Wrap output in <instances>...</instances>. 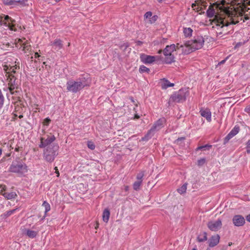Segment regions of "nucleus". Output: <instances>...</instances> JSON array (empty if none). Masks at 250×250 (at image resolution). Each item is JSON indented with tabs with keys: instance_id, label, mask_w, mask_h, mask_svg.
<instances>
[{
	"instance_id": "obj_1",
	"label": "nucleus",
	"mask_w": 250,
	"mask_h": 250,
	"mask_svg": "<svg viewBox=\"0 0 250 250\" xmlns=\"http://www.w3.org/2000/svg\"><path fill=\"white\" fill-rule=\"evenodd\" d=\"M224 15L219 16L216 15L213 7L210 6L207 10V15L208 18H214L213 27L216 31L217 37H221L224 35L232 34L233 32V25L244 21L243 16L235 11L233 7H224Z\"/></svg>"
},
{
	"instance_id": "obj_2",
	"label": "nucleus",
	"mask_w": 250,
	"mask_h": 250,
	"mask_svg": "<svg viewBox=\"0 0 250 250\" xmlns=\"http://www.w3.org/2000/svg\"><path fill=\"white\" fill-rule=\"evenodd\" d=\"M204 39L202 36H197L188 42H186L182 49L183 52L185 54H189L190 52L201 49L204 44Z\"/></svg>"
},
{
	"instance_id": "obj_3",
	"label": "nucleus",
	"mask_w": 250,
	"mask_h": 250,
	"mask_svg": "<svg viewBox=\"0 0 250 250\" xmlns=\"http://www.w3.org/2000/svg\"><path fill=\"white\" fill-rule=\"evenodd\" d=\"M87 85L84 78H79L76 81L69 80L66 83V89L68 91L76 93Z\"/></svg>"
},
{
	"instance_id": "obj_4",
	"label": "nucleus",
	"mask_w": 250,
	"mask_h": 250,
	"mask_svg": "<svg viewBox=\"0 0 250 250\" xmlns=\"http://www.w3.org/2000/svg\"><path fill=\"white\" fill-rule=\"evenodd\" d=\"M9 170L11 172L17 173L20 176H22L27 172L28 167L23 162L14 161L10 165Z\"/></svg>"
},
{
	"instance_id": "obj_5",
	"label": "nucleus",
	"mask_w": 250,
	"mask_h": 250,
	"mask_svg": "<svg viewBox=\"0 0 250 250\" xmlns=\"http://www.w3.org/2000/svg\"><path fill=\"white\" fill-rule=\"evenodd\" d=\"M184 48L183 44L180 45L177 43L176 46L174 44L167 45L163 50L164 55L165 56V62L166 63H171L174 61V56L172 53L175 51L176 48Z\"/></svg>"
},
{
	"instance_id": "obj_6",
	"label": "nucleus",
	"mask_w": 250,
	"mask_h": 250,
	"mask_svg": "<svg viewBox=\"0 0 250 250\" xmlns=\"http://www.w3.org/2000/svg\"><path fill=\"white\" fill-rule=\"evenodd\" d=\"M58 147V146L51 145L44 149L43 157L45 161L51 163L54 160L55 157L58 155L57 151Z\"/></svg>"
},
{
	"instance_id": "obj_7",
	"label": "nucleus",
	"mask_w": 250,
	"mask_h": 250,
	"mask_svg": "<svg viewBox=\"0 0 250 250\" xmlns=\"http://www.w3.org/2000/svg\"><path fill=\"white\" fill-rule=\"evenodd\" d=\"M188 95V92L186 89H180L178 91L174 92L170 96L168 103H183L186 101V98Z\"/></svg>"
},
{
	"instance_id": "obj_8",
	"label": "nucleus",
	"mask_w": 250,
	"mask_h": 250,
	"mask_svg": "<svg viewBox=\"0 0 250 250\" xmlns=\"http://www.w3.org/2000/svg\"><path fill=\"white\" fill-rule=\"evenodd\" d=\"M1 25L8 28L11 31H15V20L13 19L8 15L2 14L0 15Z\"/></svg>"
},
{
	"instance_id": "obj_9",
	"label": "nucleus",
	"mask_w": 250,
	"mask_h": 250,
	"mask_svg": "<svg viewBox=\"0 0 250 250\" xmlns=\"http://www.w3.org/2000/svg\"><path fill=\"white\" fill-rule=\"evenodd\" d=\"M56 140V137L54 135L49 136L47 135V137H41L40 138V144L39 146L40 148H45L48 146L54 145L52 143Z\"/></svg>"
},
{
	"instance_id": "obj_10",
	"label": "nucleus",
	"mask_w": 250,
	"mask_h": 250,
	"mask_svg": "<svg viewBox=\"0 0 250 250\" xmlns=\"http://www.w3.org/2000/svg\"><path fill=\"white\" fill-rule=\"evenodd\" d=\"M0 188H1L0 191V193L7 199L11 200L13 199H15L17 197V195L15 192L12 191L11 192H2L6 189V187L5 185H0Z\"/></svg>"
},
{
	"instance_id": "obj_11",
	"label": "nucleus",
	"mask_w": 250,
	"mask_h": 250,
	"mask_svg": "<svg viewBox=\"0 0 250 250\" xmlns=\"http://www.w3.org/2000/svg\"><path fill=\"white\" fill-rule=\"evenodd\" d=\"M222 226L221 220L218 219L216 221H210L208 224V227L211 231H217Z\"/></svg>"
},
{
	"instance_id": "obj_12",
	"label": "nucleus",
	"mask_w": 250,
	"mask_h": 250,
	"mask_svg": "<svg viewBox=\"0 0 250 250\" xmlns=\"http://www.w3.org/2000/svg\"><path fill=\"white\" fill-rule=\"evenodd\" d=\"M166 122V120L165 118H162L158 120L154 123L153 126L151 127V130L154 132L158 131L164 126V124Z\"/></svg>"
},
{
	"instance_id": "obj_13",
	"label": "nucleus",
	"mask_w": 250,
	"mask_h": 250,
	"mask_svg": "<svg viewBox=\"0 0 250 250\" xmlns=\"http://www.w3.org/2000/svg\"><path fill=\"white\" fill-rule=\"evenodd\" d=\"M239 131V127L235 125L230 132L225 137L224 140V144L225 145L229 140L236 135Z\"/></svg>"
},
{
	"instance_id": "obj_14",
	"label": "nucleus",
	"mask_w": 250,
	"mask_h": 250,
	"mask_svg": "<svg viewBox=\"0 0 250 250\" xmlns=\"http://www.w3.org/2000/svg\"><path fill=\"white\" fill-rule=\"evenodd\" d=\"M232 222L234 226L240 227L245 224V220L242 215H235L232 218Z\"/></svg>"
},
{
	"instance_id": "obj_15",
	"label": "nucleus",
	"mask_w": 250,
	"mask_h": 250,
	"mask_svg": "<svg viewBox=\"0 0 250 250\" xmlns=\"http://www.w3.org/2000/svg\"><path fill=\"white\" fill-rule=\"evenodd\" d=\"M141 61L145 64L151 63L155 61V57L142 54L140 56Z\"/></svg>"
},
{
	"instance_id": "obj_16",
	"label": "nucleus",
	"mask_w": 250,
	"mask_h": 250,
	"mask_svg": "<svg viewBox=\"0 0 250 250\" xmlns=\"http://www.w3.org/2000/svg\"><path fill=\"white\" fill-rule=\"evenodd\" d=\"M201 115L205 118L208 122H210L211 121V112L208 108H202L199 111Z\"/></svg>"
},
{
	"instance_id": "obj_17",
	"label": "nucleus",
	"mask_w": 250,
	"mask_h": 250,
	"mask_svg": "<svg viewBox=\"0 0 250 250\" xmlns=\"http://www.w3.org/2000/svg\"><path fill=\"white\" fill-rule=\"evenodd\" d=\"M4 5L8 6L17 5L18 3L24 5L25 0H2Z\"/></svg>"
},
{
	"instance_id": "obj_18",
	"label": "nucleus",
	"mask_w": 250,
	"mask_h": 250,
	"mask_svg": "<svg viewBox=\"0 0 250 250\" xmlns=\"http://www.w3.org/2000/svg\"><path fill=\"white\" fill-rule=\"evenodd\" d=\"M8 89L9 91L12 89H15L17 88L16 84L15 83L16 79L14 78V76L9 75L7 78Z\"/></svg>"
},
{
	"instance_id": "obj_19",
	"label": "nucleus",
	"mask_w": 250,
	"mask_h": 250,
	"mask_svg": "<svg viewBox=\"0 0 250 250\" xmlns=\"http://www.w3.org/2000/svg\"><path fill=\"white\" fill-rule=\"evenodd\" d=\"M50 45L56 51H59L62 48L63 44L62 41L60 39H57L53 42H50Z\"/></svg>"
},
{
	"instance_id": "obj_20",
	"label": "nucleus",
	"mask_w": 250,
	"mask_h": 250,
	"mask_svg": "<svg viewBox=\"0 0 250 250\" xmlns=\"http://www.w3.org/2000/svg\"><path fill=\"white\" fill-rule=\"evenodd\" d=\"M220 236L218 234L213 235L208 240V245L210 247H214L219 242Z\"/></svg>"
},
{
	"instance_id": "obj_21",
	"label": "nucleus",
	"mask_w": 250,
	"mask_h": 250,
	"mask_svg": "<svg viewBox=\"0 0 250 250\" xmlns=\"http://www.w3.org/2000/svg\"><path fill=\"white\" fill-rule=\"evenodd\" d=\"M23 233L30 238H34L36 237L38 234V231L30 230L29 229H24L23 230Z\"/></svg>"
},
{
	"instance_id": "obj_22",
	"label": "nucleus",
	"mask_w": 250,
	"mask_h": 250,
	"mask_svg": "<svg viewBox=\"0 0 250 250\" xmlns=\"http://www.w3.org/2000/svg\"><path fill=\"white\" fill-rule=\"evenodd\" d=\"M174 85L173 83H170L168 80L164 79L161 84V87L163 89H166L168 87H172Z\"/></svg>"
},
{
	"instance_id": "obj_23",
	"label": "nucleus",
	"mask_w": 250,
	"mask_h": 250,
	"mask_svg": "<svg viewBox=\"0 0 250 250\" xmlns=\"http://www.w3.org/2000/svg\"><path fill=\"white\" fill-rule=\"evenodd\" d=\"M110 212L108 208H105L103 212V220L105 223H107L110 217Z\"/></svg>"
},
{
	"instance_id": "obj_24",
	"label": "nucleus",
	"mask_w": 250,
	"mask_h": 250,
	"mask_svg": "<svg viewBox=\"0 0 250 250\" xmlns=\"http://www.w3.org/2000/svg\"><path fill=\"white\" fill-rule=\"evenodd\" d=\"M193 32L192 29L190 27H184L183 33L184 36L187 37H190L192 36Z\"/></svg>"
},
{
	"instance_id": "obj_25",
	"label": "nucleus",
	"mask_w": 250,
	"mask_h": 250,
	"mask_svg": "<svg viewBox=\"0 0 250 250\" xmlns=\"http://www.w3.org/2000/svg\"><path fill=\"white\" fill-rule=\"evenodd\" d=\"M154 133V132L153 130H151V129L150 128L147 132V134L144 137L142 138V140L143 141H148L153 136Z\"/></svg>"
},
{
	"instance_id": "obj_26",
	"label": "nucleus",
	"mask_w": 250,
	"mask_h": 250,
	"mask_svg": "<svg viewBox=\"0 0 250 250\" xmlns=\"http://www.w3.org/2000/svg\"><path fill=\"white\" fill-rule=\"evenodd\" d=\"M207 240V234L204 232L202 234H199L197 237V240L199 242H203Z\"/></svg>"
},
{
	"instance_id": "obj_27",
	"label": "nucleus",
	"mask_w": 250,
	"mask_h": 250,
	"mask_svg": "<svg viewBox=\"0 0 250 250\" xmlns=\"http://www.w3.org/2000/svg\"><path fill=\"white\" fill-rule=\"evenodd\" d=\"M187 188V184L185 183L177 189L178 192L182 194L186 192Z\"/></svg>"
},
{
	"instance_id": "obj_28",
	"label": "nucleus",
	"mask_w": 250,
	"mask_h": 250,
	"mask_svg": "<svg viewBox=\"0 0 250 250\" xmlns=\"http://www.w3.org/2000/svg\"><path fill=\"white\" fill-rule=\"evenodd\" d=\"M142 182L141 181H137L135 182L133 185V189L136 191L138 190L140 188V187L142 184Z\"/></svg>"
},
{
	"instance_id": "obj_29",
	"label": "nucleus",
	"mask_w": 250,
	"mask_h": 250,
	"mask_svg": "<svg viewBox=\"0 0 250 250\" xmlns=\"http://www.w3.org/2000/svg\"><path fill=\"white\" fill-rule=\"evenodd\" d=\"M42 206L45 208V214L50 210V206L46 201H44Z\"/></svg>"
},
{
	"instance_id": "obj_30",
	"label": "nucleus",
	"mask_w": 250,
	"mask_h": 250,
	"mask_svg": "<svg viewBox=\"0 0 250 250\" xmlns=\"http://www.w3.org/2000/svg\"><path fill=\"white\" fill-rule=\"evenodd\" d=\"M139 72L141 73H144V72H146V73H148L150 71L149 68H148L147 67H146V66H145L144 65H141L139 68Z\"/></svg>"
},
{
	"instance_id": "obj_31",
	"label": "nucleus",
	"mask_w": 250,
	"mask_h": 250,
	"mask_svg": "<svg viewBox=\"0 0 250 250\" xmlns=\"http://www.w3.org/2000/svg\"><path fill=\"white\" fill-rule=\"evenodd\" d=\"M22 47V50L24 52V53H26L27 51H28L30 50V45H29V43L27 42L24 43Z\"/></svg>"
},
{
	"instance_id": "obj_32",
	"label": "nucleus",
	"mask_w": 250,
	"mask_h": 250,
	"mask_svg": "<svg viewBox=\"0 0 250 250\" xmlns=\"http://www.w3.org/2000/svg\"><path fill=\"white\" fill-rule=\"evenodd\" d=\"M18 209V208L13 209L12 210H8L4 213V216L6 217H8L12 215V214L14 213Z\"/></svg>"
},
{
	"instance_id": "obj_33",
	"label": "nucleus",
	"mask_w": 250,
	"mask_h": 250,
	"mask_svg": "<svg viewBox=\"0 0 250 250\" xmlns=\"http://www.w3.org/2000/svg\"><path fill=\"white\" fill-rule=\"evenodd\" d=\"M212 146L211 145H205L204 146H198L197 148V150H202V149H205L206 148L207 149H209L210 148H211Z\"/></svg>"
},
{
	"instance_id": "obj_34",
	"label": "nucleus",
	"mask_w": 250,
	"mask_h": 250,
	"mask_svg": "<svg viewBox=\"0 0 250 250\" xmlns=\"http://www.w3.org/2000/svg\"><path fill=\"white\" fill-rule=\"evenodd\" d=\"M144 176V172L141 171L140 173H139L136 177V178L137 179V181H141V182L143 181V178Z\"/></svg>"
},
{
	"instance_id": "obj_35",
	"label": "nucleus",
	"mask_w": 250,
	"mask_h": 250,
	"mask_svg": "<svg viewBox=\"0 0 250 250\" xmlns=\"http://www.w3.org/2000/svg\"><path fill=\"white\" fill-rule=\"evenodd\" d=\"M87 147L91 150H94L95 148V146L92 142L88 141L87 142Z\"/></svg>"
},
{
	"instance_id": "obj_36",
	"label": "nucleus",
	"mask_w": 250,
	"mask_h": 250,
	"mask_svg": "<svg viewBox=\"0 0 250 250\" xmlns=\"http://www.w3.org/2000/svg\"><path fill=\"white\" fill-rule=\"evenodd\" d=\"M206 163V159L202 158L198 160L197 164L199 166H202Z\"/></svg>"
},
{
	"instance_id": "obj_37",
	"label": "nucleus",
	"mask_w": 250,
	"mask_h": 250,
	"mask_svg": "<svg viewBox=\"0 0 250 250\" xmlns=\"http://www.w3.org/2000/svg\"><path fill=\"white\" fill-rule=\"evenodd\" d=\"M26 42L25 39H19L17 41V43L20 44L21 46Z\"/></svg>"
},
{
	"instance_id": "obj_38",
	"label": "nucleus",
	"mask_w": 250,
	"mask_h": 250,
	"mask_svg": "<svg viewBox=\"0 0 250 250\" xmlns=\"http://www.w3.org/2000/svg\"><path fill=\"white\" fill-rule=\"evenodd\" d=\"M50 122L51 120L48 118H46L43 121V124L46 125H48Z\"/></svg>"
},
{
	"instance_id": "obj_39",
	"label": "nucleus",
	"mask_w": 250,
	"mask_h": 250,
	"mask_svg": "<svg viewBox=\"0 0 250 250\" xmlns=\"http://www.w3.org/2000/svg\"><path fill=\"white\" fill-rule=\"evenodd\" d=\"M152 13L150 11L149 12H147L145 14V16L144 17L146 18V19H148V18H150L151 16H152Z\"/></svg>"
},
{
	"instance_id": "obj_40",
	"label": "nucleus",
	"mask_w": 250,
	"mask_h": 250,
	"mask_svg": "<svg viewBox=\"0 0 250 250\" xmlns=\"http://www.w3.org/2000/svg\"><path fill=\"white\" fill-rule=\"evenodd\" d=\"M246 148L248 153H250V140H249L247 143Z\"/></svg>"
},
{
	"instance_id": "obj_41",
	"label": "nucleus",
	"mask_w": 250,
	"mask_h": 250,
	"mask_svg": "<svg viewBox=\"0 0 250 250\" xmlns=\"http://www.w3.org/2000/svg\"><path fill=\"white\" fill-rule=\"evenodd\" d=\"M245 111L247 113H250V104L245 108Z\"/></svg>"
},
{
	"instance_id": "obj_42",
	"label": "nucleus",
	"mask_w": 250,
	"mask_h": 250,
	"mask_svg": "<svg viewBox=\"0 0 250 250\" xmlns=\"http://www.w3.org/2000/svg\"><path fill=\"white\" fill-rule=\"evenodd\" d=\"M55 173L57 174V176L59 177L60 175V173H59V172L57 167H55Z\"/></svg>"
},
{
	"instance_id": "obj_43",
	"label": "nucleus",
	"mask_w": 250,
	"mask_h": 250,
	"mask_svg": "<svg viewBox=\"0 0 250 250\" xmlns=\"http://www.w3.org/2000/svg\"><path fill=\"white\" fill-rule=\"evenodd\" d=\"M185 138L184 137H180V138H178L176 140V141L177 142H179V141H183V140H185Z\"/></svg>"
},
{
	"instance_id": "obj_44",
	"label": "nucleus",
	"mask_w": 250,
	"mask_h": 250,
	"mask_svg": "<svg viewBox=\"0 0 250 250\" xmlns=\"http://www.w3.org/2000/svg\"><path fill=\"white\" fill-rule=\"evenodd\" d=\"M196 3H193V4H192V7L194 9H197V10L199 11V10H198V8H198V7L196 8Z\"/></svg>"
},
{
	"instance_id": "obj_45",
	"label": "nucleus",
	"mask_w": 250,
	"mask_h": 250,
	"mask_svg": "<svg viewBox=\"0 0 250 250\" xmlns=\"http://www.w3.org/2000/svg\"><path fill=\"white\" fill-rule=\"evenodd\" d=\"M246 220H247V221H248L249 222H250V214L248 215L246 217Z\"/></svg>"
},
{
	"instance_id": "obj_46",
	"label": "nucleus",
	"mask_w": 250,
	"mask_h": 250,
	"mask_svg": "<svg viewBox=\"0 0 250 250\" xmlns=\"http://www.w3.org/2000/svg\"><path fill=\"white\" fill-rule=\"evenodd\" d=\"M226 61V59L222 60V61H221L220 62H219L218 63V65L224 63Z\"/></svg>"
},
{
	"instance_id": "obj_47",
	"label": "nucleus",
	"mask_w": 250,
	"mask_h": 250,
	"mask_svg": "<svg viewBox=\"0 0 250 250\" xmlns=\"http://www.w3.org/2000/svg\"><path fill=\"white\" fill-rule=\"evenodd\" d=\"M40 57V55H39V54L37 52L35 53V58H39Z\"/></svg>"
},
{
	"instance_id": "obj_48",
	"label": "nucleus",
	"mask_w": 250,
	"mask_h": 250,
	"mask_svg": "<svg viewBox=\"0 0 250 250\" xmlns=\"http://www.w3.org/2000/svg\"><path fill=\"white\" fill-rule=\"evenodd\" d=\"M140 118V116L138 114H135L134 119H137Z\"/></svg>"
},
{
	"instance_id": "obj_49",
	"label": "nucleus",
	"mask_w": 250,
	"mask_h": 250,
	"mask_svg": "<svg viewBox=\"0 0 250 250\" xmlns=\"http://www.w3.org/2000/svg\"><path fill=\"white\" fill-rule=\"evenodd\" d=\"M14 89H12V90H11V91H10V92L11 94H12V95L14 94V93H15V92H14Z\"/></svg>"
},
{
	"instance_id": "obj_50",
	"label": "nucleus",
	"mask_w": 250,
	"mask_h": 250,
	"mask_svg": "<svg viewBox=\"0 0 250 250\" xmlns=\"http://www.w3.org/2000/svg\"><path fill=\"white\" fill-rule=\"evenodd\" d=\"M128 188H129L128 186H126L125 187V191H127L128 190Z\"/></svg>"
},
{
	"instance_id": "obj_51",
	"label": "nucleus",
	"mask_w": 250,
	"mask_h": 250,
	"mask_svg": "<svg viewBox=\"0 0 250 250\" xmlns=\"http://www.w3.org/2000/svg\"><path fill=\"white\" fill-rule=\"evenodd\" d=\"M19 118L21 119L22 118H23V115H20L19 116Z\"/></svg>"
},
{
	"instance_id": "obj_52",
	"label": "nucleus",
	"mask_w": 250,
	"mask_h": 250,
	"mask_svg": "<svg viewBox=\"0 0 250 250\" xmlns=\"http://www.w3.org/2000/svg\"><path fill=\"white\" fill-rule=\"evenodd\" d=\"M2 154V149L0 148V155H1Z\"/></svg>"
},
{
	"instance_id": "obj_53",
	"label": "nucleus",
	"mask_w": 250,
	"mask_h": 250,
	"mask_svg": "<svg viewBox=\"0 0 250 250\" xmlns=\"http://www.w3.org/2000/svg\"><path fill=\"white\" fill-rule=\"evenodd\" d=\"M159 2H162L164 0H157Z\"/></svg>"
},
{
	"instance_id": "obj_54",
	"label": "nucleus",
	"mask_w": 250,
	"mask_h": 250,
	"mask_svg": "<svg viewBox=\"0 0 250 250\" xmlns=\"http://www.w3.org/2000/svg\"><path fill=\"white\" fill-rule=\"evenodd\" d=\"M192 250H196V249L195 248H194L192 249Z\"/></svg>"
},
{
	"instance_id": "obj_55",
	"label": "nucleus",
	"mask_w": 250,
	"mask_h": 250,
	"mask_svg": "<svg viewBox=\"0 0 250 250\" xmlns=\"http://www.w3.org/2000/svg\"><path fill=\"white\" fill-rule=\"evenodd\" d=\"M98 226L97 225V226H96V227H95V229H97V228H98Z\"/></svg>"
},
{
	"instance_id": "obj_56",
	"label": "nucleus",
	"mask_w": 250,
	"mask_h": 250,
	"mask_svg": "<svg viewBox=\"0 0 250 250\" xmlns=\"http://www.w3.org/2000/svg\"><path fill=\"white\" fill-rule=\"evenodd\" d=\"M161 52V50H160V51H159V53H160Z\"/></svg>"
}]
</instances>
